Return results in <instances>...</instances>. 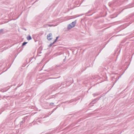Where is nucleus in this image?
Listing matches in <instances>:
<instances>
[{"mask_svg": "<svg viewBox=\"0 0 134 134\" xmlns=\"http://www.w3.org/2000/svg\"><path fill=\"white\" fill-rule=\"evenodd\" d=\"M57 40L56 39L54 40V41L53 42V43H55L56 42Z\"/></svg>", "mask_w": 134, "mask_h": 134, "instance_id": "10", "label": "nucleus"}, {"mask_svg": "<svg viewBox=\"0 0 134 134\" xmlns=\"http://www.w3.org/2000/svg\"><path fill=\"white\" fill-rule=\"evenodd\" d=\"M117 3V2L116 1H114L112 3H109V5L111 7L115 6H116Z\"/></svg>", "mask_w": 134, "mask_h": 134, "instance_id": "2", "label": "nucleus"}, {"mask_svg": "<svg viewBox=\"0 0 134 134\" xmlns=\"http://www.w3.org/2000/svg\"><path fill=\"white\" fill-rule=\"evenodd\" d=\"M3 31V30L2 29H1L0 30V33H1Z\"/></svg>", "mask_w": 134, "mask_h": 134, "instance_id": "8", "label": "nucleus"}, {"mask_svg": "<svg viewBox=\"0 0 134 134\" xmlns=\"http://www.w3.org/2000/svg\"><path fill=\"white\" fill-rule=\"evenodd\" d=\"M54 44V43H53V42L52 43H51L50 44H49V45L48 47H51V46H52V45H53Z\"/></svg>", "mask_w": 134, "mask_h": 134, "instance_id": "6", "label": "nucleus"}, {"mask_svg": "<svg viewBox=\"0 0 134 134\" xmlns=\"http://www.w3.org/2000/svg\"><path fill=\"white\" fill-rule=\"evenodd\" d=\"M27 42H24L23 44H22V46H24V45H25L26 44H27Z\"/></svg>", "mask_w": 134, "mask_h": 134, "instance_id": "7", "label": "nucleus"}, {"mask_svg": "<svg viewBox=\"0 0 134 134\" xmlns=\"http://www.w3.org/2000/svg\"><path fill=\"white\" fill-rule=\"evenodd\" d=\"M59 38V36H58V37H57L56 39L57 40Z\"/></svg>", "mask_w": 134, "mask_h": 134, "instance_id": "11", "label": "nucleus"}, {"mask_svg": "<svg viewBox=\"0 0 134 134\" xmlns=\"http://www.w3.org/2000/svg\"><path fill=\"white\" fill-rule=\"evenodd\" d=\"M76 23V20L72 22L71 24L68 25V29H70L74 27L75 26Z\"/></svg>", "mask_w": 134, "mask_h": 134, "instance_id": "1", "label": "nucleus"}, {"mask_svg": "<svg viewBox=\"0 0 134 134\" xmlns=\"http://www.w3.org/2000/svg\"><path fill=\"white\" fill-rule=\"evenodd\" d=\"M54 103H50V105H52L54 104Z\"/></svg>", "mask_w": 134, "mask_h": 134, "instance_id": "9", "label": "nucleus"}, {"mask_svg": "<svg viewBox=\"0 0 134 134\" xmlns=\"http://www.w3.org/2000/svg\"><path fill=\"white\" fill-rule=\"evenodd\" d=\"M24 121H22L21 122H22V123H24Z\"/></svg>", "mask_w": 134, "mask_h": 134, "instance_id": "12", "label": "nucleus"}, {"mask_svg": "<svg viewBox=\"0 0 134 134\" xmlns=\"http://www.w3.org/2000/svg\"><path fill=\"white\" fill-rule=\"evenodd\" d=\"M27 39L28 40H30L32 39L30 35H29L27 37Z\"/></svg>", "mask_w": 134, "mask_h": 134, "instance_id": "4", "label": "nucleus"}, {"mask_svg": "<svg viewBox=\"0 0 134 134\" xmlns=\"http://www.w3.org/2000/svg\"><path fill=\"white\" fill-rule=\"evenodd\" d=\"M47 25H48V26L49 27H51V26H55L54 25H53L48 24V25H44V27H45Z\"/></svg>", "mask_w": 134, "mask_h": 134, "instance_id": "5", "label": "nucleus"}, {"mask_svg": "<svg viewBox=\"0 0 134 134\" xmlns=\"http://www.w3.org/2000/svg\"><path fill=\"white\" fill-rule=\"evenodd\" d=\"M56 108H56L55 109H54V110H55L56 109Z\"/></svg>", "mask_w": 134, "mask_h": 134, "instance_id": "13", "label": "nucleus"}, {"mask_svg": "<svg viewBox=\"0 0 134 134\" xmlns=\"http://www.w3.org/2000/svg\"><path fill=\"white\" fill-rule=\"evenodd\" d=\"M52 33L49 34L47 36V39L48 40H50L52 39Z\"/></svg>", "mask_w": 134, "mask_h": 134, "instance_id": "3", "label": "nucleus"}]
</instances>
